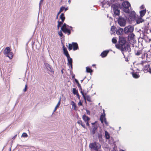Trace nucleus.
Segmentation results:
<instances>
[{"mask_svg": "<svg viewBox=\"0 0 151 151\" xmlns=\"http://www.w3.org/2000/svg\"><path fill=\"white\" fill-rule=\"evenodd\" d=\"M122 7L123 8V11L127 13H129L130 10L129 9L131 6V5L129 2L128 1H124L122 4Z\"/></svg>", "mask_w": 151, "mask_h": 151, "instance_id": "nucleus-1", "label": "nucleus"}, {"mask_svg": "<svg viewBox=\"0 0 151 151\" xmlns=\"http://www.w3.org/2000/svg\"><path fill=\"white\" fill-rule=\"evenodd\" d=\"M89 147L91 150L96 151L101 148V145L98 142H94L90 143Z\"/></svg>", "mask_w": 151, "mask_h": 151, "instance_id": "nucleus-2", "label": "nucleus"}, {"mask_svg": "<svg viewBox=\"0 0 151 151\" xmlns=\"http://www.w3.org/2000/svg\"><path fill=\"white\" fill-rule=\"evenodd\" d=\"M117 48L120 49L122 52L125 51L129 52L131 50L130 46L129 44L127 43L124 45L121 46L120 47H117Z\"/></svg>", "mask_w": 151, "mask_h": 151, "instance_id": "nucleus-3", "label": "nucleus"}, {"mask_svg": "<svg viewBox=\"0 0 151 151\" xmlns=\"http://www.w3.org/2000/svg\"><path fill=\"white\" fill-rule=\"evenodd\" d=\"M118 24L121 27H124L125 26L126 22V19L122 17L121 16L116 19Z\"/></svg>", "mask_w": 151, "mask_h": 151, "instance_id": "nucleus-4", "label": "nucleus"}, {"mask_svg": "<svg viewBox=\"0 0 151 151\" xmlns=\"http://www.w3.org/2000/svg\"><path fill=\"white\" fill-rule=\"evenodd\" d=\"M134 28L132 25H128L125 27L124 28V32L125 34L128 35L133 32Z\"/></svg>", "mask_w": 151, "mask_h": 151, "instance_id": "nucleus-5", "label": "nucleus"}, {"mask_svg": "<svg viewBox=\"0 0 151 151\" xmlns=\"http://www.w3.org/2000/svg\"><path fill=\"white\" fill-rule=\"evenodd\" d=\"M119 44L116 45H115V46L116 48H117V47H120V46H121V45H124L127 42V41L124 37H121L120 36H119Z\"/></svg>", "mask_w": 151, "mask_h": 151, "instance_id": "nucleus-6", "label": "nucleus"}, {"mask_svg": "<svg viewBox=\"0 0 151 151\" xmlns=\"http://www.w3.org/2000/svg\"><path fill=\"white\" fill-rule=\"evenodd\" d=\"M113 9L114 12L113 16L114 20L115 21L116 19L120 17L119 16L120 11L119 9H117L115 8H113Z\"/></svg>", "mask_w": 151, "mask_h": 151, "instance_id": "nucleus-7", "label": "nucleus"}, {"mask_svg": "<svg viewBox=\"0 0 151 151\" xmlns=\"http://www.w3.org/2000/svg\"><path fill=\"white\" fill-rule=\"evenodd\" d=\"M44 65L47 70L51 72L52 74H54V71L52 67L50 65L46 62H44Z\"/></svg>", "mask_w": 151, "mask_h": 151, "instance_id": "nucleus-8", "label": "nucleus"}, {"mask_svg": "<svg viewBox=\"0 0 151 151\" xmlns=\"http://www.w3.org/2000/svg\"><path fill=\"white\" fill-rule=\"evenodd\" d=\"M136 13L134 11H131L129 14V18L132 21L135 20L137 18Z\"/></svg>", "mask_w": 151, "mask_h": 151, "instance_id": "nucleus-9", "label": "nucleus"}, {"mask_svg": "<svg viewBox=\"0 0 151 151\" xmlns=\"http://www.w3.org/2000/svg\"><path fill=\"white\" fill-rule=\"evenodd\" d=\"M98 127L97 125H94L92 126V128L91 130V134L93 135L96 132H97V130Z\"/></svg>", "mask_w": 151, "mask_h": 151, "instance_id": "nucleus-10", "label": "nucleus"}, {"mask_svg": "<svg viewBox=\"0 0 151 151\" xmlns=\"http://www.w3.org/2000/svg\"><path fill=\"white\" fill-rule=\"evenodd\" d=\"M63 47L64 54L67 57V58H70V56L66 47H65L64 45H63Z\"/></svg>", "mask_w": 151, "mask_h": 151, "instance_id": "nucleus-11", "label": "nucleus"}, {"mask_svg": "<svg viewBox=\"0 0 151 151\" xmlns=\"http://www.w3.org/2000/svg\"><path fill=\"white\" fill-rule=\"evenodd\" d=\"M61 29L62 31V32L65 34H68V35L71 34V30L67 28H65L63 29L62 28H61Z\"/></svg>", "mask_w": 151, "mask_h": 151, "instance_id": "nucleus-12", "label": "nucleus"}, {"mask_svg": "<svg viewBox=\"0 0 151 151\" xmlns=\"http://www.w3.org/2000/svg\"><path fill=\"white\" fill-rule=\"evenodd\" d=\"M121 5L119 4L116 3L112 4L111 5V7L112 8L119 9V8H121Z\"/></svg>", "mask_w": 151, "mask_h": 151, "instance_id": "nucleus-13", "label": "nucleus"}, {"mask_svg": "<svg viewBox=\"0 0 151 151\" xmlns=\"http://www.w3.org/2000/svg\"><path fill=\"white\" fill-rule=\"evenodd\" d=\"M124 32V30L123 29L119 27L116 30V33L118 35H121L123 34Z\"/></svg>", "mask_w": 151, "mask_h": 151, "instance_id": "nucleus-14", "label": "nucleus"}, {"mask_svg": "<svg viewBox=\"0 0 151 151\" xmlns=\"http://www.w3.org/2000/svg\"><path fill=\"white\" fill-rule=\"evenodd\" d=\"M105 114L103 115V114H102L100 116V120L102 124H103L104 122V121L106 119V118L105 117Z\"/></svg>", "mask_w": 151, "mask_h": 151, "instance_id": "nucleus-15", "label": "nucleus"}, {"mask_svg": "<svg viewBox=\"0 0 151 151\" xmlns=\"http://www.w3.org/2000/svg\"><path fill=\"white\" fill-rule=\"evenodd\" d=\"M109 52V51L108 50L104 51L101 53V56L102 58H104L107 56Z\"/></svg>", "mask_w": 151, "mask_h": 151, "instance_id": "nucleus-16", "label": "nucleus"}, {"mask_svg": "<svg viewBox=\"0 0 151 151\" xmlns=\"http://www.w3.org/2000/svg\"><path fill=\"white\" fill-rule=\"evenodd\" d=\"M73 50L74 51L78 49V44L76 42H72Z\"/></svg>", "mask_w": 151, "mask_h": 151, "instance_id": "nucleus-17", "label": "nucleus"}, {"mask_svg": "<svg viewBox=\"0 0 151 151\" xmlns=\"http://www.w3.org/2000/svg\"><path fill=\"white\" fill-rule=\"evenodd\" d=\"M82 119L85 122L89 121L90 119V118L89 117L85 114L83 116Z\"/></svg>", "mask_w": 151, "mask_h": 151, "instance_id": "nucleus-18", "label": "nucleus"}, {"mask_svg": "<svg viewBox=\"0 0 151 151\" xmlns=\"http://www.w3.org/2000/svg\"><path fill=\"white\" fill-rule=\"evenodd\" d=\"M11 51L10 48L9 47H7L4 49V54H7Z\"/></svg>", "mask_w": 151, "mask_h": 151, "instance_id": "nucleus-19", "label": "nucleus"}, {"mask_svg": "<svg viewBox=\"0 0 151 151\" xmlns=\"http://www.w3.org/2000/svg\"><path fill=\"white\" fill-rule=\"evenodd\" d=\"M146 9L141 10L139 12L140 15L141 17H143L146 13Z\"/></svg>", "mask_w": 151, "mask_h": 151, "instance_id": "nucleus-20", "label": "nucleus"}, {"mask_svg": "<svg viewBox=\"0 0 151 151\" xmlns=\"http://www.w3.org/2000/svg\"><path fill=\"white\" fill-rule=\"evenodd\" d=\"M142 17H138L137 19H136V23L137 24H139L140 23H142L144 21V20L142 19Z\"/></svg>", "mask_w": 151, "mask_h": 151, "instance_id": "nucleus-21", "label": "nucleus"}, {"mask_svg": "<svg viewBox=\"0 0 151 151\" xmlns=\"http://www.w3.org/2000/svg\"><path fill=\"white\" fill-rule=\"evenodd\" d=\"M79 88V90L81 92V94H82V95L83 96L84 99L85 101V102L86 103V97L85 96V95H86L87 94V93H85V94H84L83 93V91H82V89L81 87L80 88Z\"/></svg>", "mask_w": 151, "mask_h": 151, "instance_id": "nucleus-22", "label": "nucleus"}, {"mask_svg": "<svg viewBox=\"0 0 151 151\" xmlns=\"http://www.w3.org/2000/svg\"><path fill=\"white\" fill-rule=\"evenodd\" d=\"M128 36V39H129L130 40H133L134 37L135 36V35L132 32Z\"/></svg>", "mask_w": 151, "mask_h": 151, "instance_id": "nucleus-23", "label": "nucleus"}, {"mask_svg": "<svg viewBox=\"0 0 151 151\" xmlns=\"http://www.w3.org/2000/svg\"><path fill=\"white\" fill-rule=\"evenodd\" d=\"M60 19L63 22H64L65 19V16L64 14L63 13H62L60 16Z\"/></svg>", "mask_w": 151, "mask_h": 151, "instance_id": "nucleus-24", "label": "nucleus"}, {"mask_svg": "<svg viewBox=\"0 0 151 151\" xmlns=\"http://www.w3.org/2000/svg\"><path fill=\"white\" fill-rule=\"evenodd\" d=\"M71 104L73 108V109L76 110L77 109V107L76 103L73 101L71 102Z\"/></svg>", "mask_w": 151, "mask_h": 151, "instance_id": "nucleus-25", "label": "nucleus"}, {"mask_svg": "<svg viewBox=\"0 0 151 151\" xmlns=\"http://www.w3.org/2000/svg\"><path fill=\"white\" fill-rule=\"evenodd\" d=\"M133 77L135 78H137L139 77V75L137 73H132Z\"/></svg>", "mask_w": 151, "mask_h": 151, "instance_id": "nucleus-26", "label": "nucleus"}, {"mask_svg": "<svg viewBox=\"0 0 151 151\" xmlns=\"http://www.w3.org/2000/svg\"><path fill=\"white\" fill-rule=\"evenodd\" d=\"M68 59V63H67L68 65H69L70 64H72L73 63V60L72 58H71L70 57V58H67Z\"/></svg>", "mask_w": 151, "mask_h": 151, "instance_id": "nucleus-27", "label": "nucleus"}, {"mask_svg": "<svg viewBox=\"0 0 151 151\" xmlns=\"http://www.w3.org/2000/svg\"><path fill=\"white\" fill-rule=\"evenodd\" d=\"M60 101H61V98H60V99L58 101V102L57 104V105L55 107V109L53 111V112H54L55 111H56L57 108H58V107H59V106L60 104Z\"/></svg>", "mask_w": 151, "mask_h": 151, "instance_id": "nucleus-28", "label": "nucleus"}, {"mask_svg": "<svg viewBox=\"0 0 151 151\" xmlns=\"http://www.w3.org/2000/svg\"><path fill=\"white\" fill-rule=\"evenodd\" d=\"M77 123L79 124H80L84 128H86L85 125L84 124H83L81 120H78L77 121Z\"/></svg>", "mask_w": 151, "mask_h": 151, "instance_id": "nucleus-29", "label": "nucleus"}, {"mask_svg": "<svg viewBox=\"0 0 151 151\" xmlns=\"http://www.w3.org/2000/svg\"><path fill=\"white\" fill-rule=\"evenodd\" d=\"M86 71L88 73H91L93 71L91 68L88 67H87L86 68Z\"/></svg>", "mask_w": 151, "mask_h": 151, "instance_id": "nucleus-30", "label": "nucleus"}, {"mask_svg": "<svg viewBox=\"0 0 151 151\" xmlns=\"http://www.w3.org/2000/svg\"><path fill=\"white\" fill-rule=\"evenodd\" d=\"M149 23H148L147 25L145 26L144 27V32L147 33V32L149 29Z\"/></svg>", "mask_w": 151, "mask_h": 151, "instance_id": "nucleus-31", "label": "nucleus"}, {"mask_svg": "<svg viewBox=\"0 0 151 151\" xmlns=\"http://www.w3.org/2000/svg\"><path fill=\"white\" fill-rule=\"evenodd\" d=\"M13 56V54L12 52H10L7 54V57H8L9 59H12Z\"/></svg>", "mask_w": 151, "mask_h": 151, "instance_id": "nucleus-32", "label": "nucleus"}, {"mask_svg": "<svg viewBox=\"0 0 151 151\" xmlns=\"http://www.w3.org/2000/svg\"><path fill=\"white\" fill-rule=\"evenodd\" d=\"M105 134L106 138V139H109L110 138V135L109 133L107 131H105Z\"/></svg>", "mask_w": 151, "mask_h": 151, "instance_id": "nucleus-33", "label": "nucleus"}, {"mask_svg": "<svg viewBox=\"0 0 151 151\" xmlns=\"http://www.w3.org/2000/svg\"><path fill=\"white\" fill-rule=\"evenodd\" d=\"M98 135L99 140L100 141L102 139V134L101 132L100 131V133H98Z\"/></svg>", "mask_w": 151, "mask_h": 151, "instance_id": "nucleus-34", "label": "nucleus"}, {"mask_svg": "<svg viewBox=\"0 0 151 151\" xmlns=\"http://www.w3.org/2000/svg\"><path fill=\"white\" fill-rule=\"evenodd\" d=\"M73 93L74 95H76L78 93V91L75 88H73Z\"/></svg>", "mask_w": 151, "mask_h": 151, "instance_id": "nucleus-35", "label": "nucleus"}, {"mask_svg": "<svg viewBox=\"0 0 151 151\" xmlns=\"http://www.w3.org/2000/svg\"><path fill=\"white\" fill-rule=\"evenodd\" d=\"M148 68H149V65H148V64L147 65H146L144 67V68L143 70L144 71H145V70L148 71ZM150 68H149V69L148 70L149 72V71Z\"/></svg>", "mask_w": 151, "mask_h": 151, "instance_id": "nucleus-36", "label": "nucleus"}, {"mask_svg": "<svg viewBox=\"0 0 151 151\" xmlns=\"http://www.w3.org/2000/svg\"><path fill=\"white\" fill-rule=\"evenodd\" d=\"M62 31L61 29L60 31L58 32V34L60 37H64V36L63 35V34L62 33Z\"/></svg>", "mask_w": 151, "mask_h": 151, "instance_id": "nucleus-37", "label": "nucleus"}, {"mask_svg": "<svg viewBox=\"0 0 151 151\" xmlns=\"http://www.w3.org/2000/svg\"><path fill=\"white\" fill-rule=\"evenodd\" d=\"M68 48L69 50H70L72 49V48H73L72 43V44H69Z\"/></svg>", "mask_w": 151, "mask_h": 151, "instance_id": "nucleus-38", "label": "nucleus"}, {"mask_svg": "<svg viewBox=\"0 0 151 151\" xmlns=\"http://www.w3.org/2000/svg\"><path fill=\"white\" fill-rule=\"evenodd\" d=\"M69 27V26L66 23H64L63 24V26H62L61 28H62L63 29H64L65 28H67V27Z\"/></svg>", "mask_w": 151, "mask_h": 151, "instance_id": "nucleus-39", "label": "nucleus"}, {"mask_svg": "<svg viewBox=\"0 0 151 151\" xmlns=\"http://www.w3.org/2000/svg\"><path fill=\"white\" fill-rule=\"evenodd\" d=\"M116 29V27L114 26H113L111 27V30L114 33Z\"/></svg>", "mask_w": 151, "mask_h": 151, "instance_id": "nucleus-40", "label": "nucleus"}, {"mask_svg": "<svg viewBox=\"0 0 151 151\" xmlns=\"http://www.w3.org/2000/svg\"><path fill=\"white\" fill-rule=\"evenodd\" d=\"M86 99L88 101L90 102H91V97L87 95L86 96Z\"/></svg>", "mask_w": 151, "mask_h": 151, "instance_id": "nucleus-41", "label": "nucleus"}, {"mask_svg": "<svg viewBox=\"0 0 151 151\" xmlns=\"http://www.w3.org/2000/svg\"><path fill=\"white\" fill-rule=\"evenodd\" d=\"M112 42L114 44L116 43L117 42V40L115 37H114L112 39Z\"/></svg>", "mask_w": 151, "mask_h": 151, "instance_id": "nucleus-42", "label": "nucleus"}, {"mask_svg": "<svg viewBox=\"0 0 151 151\" xmlns=\"http://www.w3.org/2000/svg\"><path fill=\"white\" fill-rule=\"evenodd\" d=\"M65 9V7L62 6L60 9L59 11V14H60L61 12H63Z\"/></svg>", "mask_w": 151, "mask_h": 151, "instance_id": "nucleus-43", "label": "nucleus"}, {"mask_svg": "<svg viewBox=\"0 0 151 151\" xmlns=\"http://www.w3.org/2000/svg\"><path fill=\"white\" fill-rule=\"evenodd\" d=\"M27 136L28 135L26 133H23L22 135V137H27Z\"/></svg>", "mask_w": 151, "mask_h": 151, "instance_id": "nucleus-44", "label": "nucleus"}, {"mask_svg": "<svg viewBox=\"0 0 151 151\" xmlns=\"http://www.w3.org/2000/svg\"><path fill=\"white\" fill-rule=\"evenodd\" d=\"M63 22L62 21H60L59 20L58 21V24H59V25L61 26V25L63 24V22Z\"/></svg>", "mask_w": 151, "mask_h": 151, "instance_id": "nucleus-45", "label": "nucleus"}, {"mask_svg": "<svg viewBox=\"0 0 151 151\" xmlns=\"http://www.w3.org/2000/svg\"><path fill=\"white\" fill-rule=\"evenodd\" d=\"M44 0H40L39 4V9H40L41 8V5L42 3Z\"/></svg>", "mask_w": 151, "mask_h": 151, "instance_id": "nucleus-46", "label": "nucleus"}, {"mask_svg": "<svg viewBox=\"0 0 151 151\" xmlns=\"http://www.w3.org/2000/svg\"><path fill=\"white\" fill-rule=\"evenodd\" d=\"M27 85L26 84L25 86V88L23 90V91L25 92L27 91Z\"/></svg>", "mask_w": 151, "mask_h": 151, "instance_id": "nucleus-47", "label": "nucleus"}, {"mask_svg": "<svg viewBox=\"0 0 151 151\" xmlns=\"http://www.w3.org/2000/svg\"><path fill=\"white\" fill-rule=\"evenodd\" d=\"M141 53V51H138L135 53V54L137 55H139Z\"/></svg>", "mask_w": 151, "mask_h": 151, "instance_id": "nucleus-48", "label": "nucleus"}, {"mask_svg": "<svg viewBox=\"0 0 151 151\" xmlns=\"http://www.w3.org/2000/svg\"><path fill=\"white\" fill-rule=\"evenodd\" d=\"M86 111L87 114L88 115H90V112L89 110H88L87 109H86Z\"/></svg>", "mask_w": 151, "mask_h": 151, "instance_id": "nucleus-49", "label": "nucleus"}, {"mask_svg": "<svg viewBox=\"0 0 151 151\" xmlns=\"http://www.w3.org/2000/svg\"><path fill=\"white\" fill-rule=\"evenodd\" d=\"M147 62L146 61H142L140 63V64L142 65H143L144 63H146Z\"/></svg>", "mask_w": 151, "mask_h": 151, "instance_id": "nucleus-50", "label": "nucleus"}, {"mask_svg": "<svg viewBox=\"0 0 151 151\" xmlns=\"http://www.w3.org/2000/svg\"><path fill=\"white\" fill-rule=\"evenodd\" d=\"M104 0H102V1H101V4L102 6L103 7H104V6L105 4V3L104 2Z\"/></svg>", "mask_w": 151, "mask_h": 151, "instance_id": "nucleus-51", "label": "nucleus"}, {"mask_svg": "<svg viewBox=\"0 0 151 151\" xmlns=\"http://www.w3.org/2000/svg\"><path fill=\"white\" fill-rule=\"evenodd\" d=\"M104 123H105V125L106 126H108L109 125V124H108V122L106 121V119L104 121Z\"/></svg>", "mask_w": 151, "mask_h": 151, "instance_id": "nucleus-52", "label": "nucleus"}, {"mask_svg": "<svg viewBox=\"0 0 151 151\" xmlns=\"http://www.w3.org/2000/svg\"><path fill=\"white\" fill-rule=\"evenodd\" d=\"M78 105L79 106H82V103L81 101L80 100L79 102L78 103Z\"/></svg>", "mask_w": 151, "mask_h": 151, "instance_id": "nucleus-53", "label": "nucleus"}, {"mask_svg": "<svg viewBox=\"0 0 151 151\" xmlns=\"http://www.w3.org/2000/svg\"><path fill=\"white\" fill-rule=\"evenodd\" d=\"M69 65H70V68H71V70H70V72H71V71L72 72V69H73V65H72V64H70Z\"/></svg>", "mask_w": 151, "mask_h": 151, "instance_id": "nucleus-54", "label": "nucleus"}, {"mask_svg": "<svg viewBox=\"0 0 151 151\" xmlns=\"http://www.w3.org/2000/svg\"><path fill=\"white\" fill-rule=\"evenodd\" d=\"M85 122L86 123V125H87V126H88V127L90 126V124L88 122V121H87L86 122Z\"/></svg>", "mask_w": 151, "mask_h": 151, "instance_id": "nucleus-55", "label": "nucleus"}, {"mask_svg": "<svg viewBox=\"0 0 151 151\" xmlns=\"http://www.w3.org/2000/svg\"><path fill=\"white\" fill-rule=\"evenodd\" d=\"M75 81L77 84L79 83L78 81L76 79H75Z\"/></svg>", "mask_w": 151, "mask_h": 151, "instance_id": "nucleus-56", "label": "nucleus"}, {"mask_svg": "<svg viewBox=\"0 0 151 151\" xmlns=\"http://www.w3.org/2000/svg\"><path fill=\"white\" fill-rule=\"evenodd\" d=\"M17 134H16V135H15L14 136L12 137V139H15L16 138V137H17Z\"/></svg>", "mask_w": 151, "mask_h": 151, "instance_id": "nucleus-57", "label": "nucleus"}, {"mask_svg": "<svg viewBox=\"0 0 151 151\" xmlns=\"http://www.w3.org/2000/svg\"><path fill=\"white\" fill-rule=\"evenodd\" d=\"M76 95L78 97V99H80V96H79V93H77V94H76Z\"/></svg>", "mask_w": 151, "mask_h": 151, "instance_id": "nucleus-58", "label": "nucleus"}, {"mask_svg": "<svg viewBox=\"0 0 151 151\" xmlns=\"http://www.w3.org/2000/svg\"><path fill=\"white\" fill-rule=\"evenodd\" d=\"M77 86L79 88H80L81 87L80 84L79 83L77 84Z\"/></svg>", "mask_w": 151, "mask_h": 151, "instance_id": "nucleus-59", "label": "nucleus"}, {"mask_svg": "<svg viewBox=\"0 0 151 151\" xmlns=\"http://www.w3.org/2000/svg\"><path fill=\"white\" fill-rule=\"evenodd\" d=\"M144 6L143 5H142L140 7V8L141 9H144Z\"/></svg>", "mask_w": 151, "mask_h": 151, "instance_id": "nucleus-60", "label": "nucleus"}, {"mask_svg": "<svg viewBox=\"0 0 151 151\" xmlns=\"http://www.w3.org/2000/svg\"><path fill=\"white\" fill-rule=\"evenodd\" d=\"M75 77V75L74 74H73L72 75V78L73 79Z\"/></svg>", "mask_w": 151, "mask_h": 151, "instance_id": "nucleus-61", "label": "nucleus"}, {"mask_svg": "<svg viewBox=\"0 0 151 151\" xmlns=\"http://www.w3.org/2000/svg\"><path fill=\"white\" fill-rule=\"evenodd\" d=\"M61 27V26L59 25V24H58V25H57V28H58V29H59V28Z\"/></svg>", "mask_w": 151, "mask_h": 151, "instance_id": "nucleus-62", "label": "nucleus"}, {"mask_svg": "<svg viewBox=\"0 0 151 151\" xmlns=\"http://www.w3.org/2000/svg\"><path fill=\"white\" fill-rule=\"evenodd\" d=\"M60 14H59V12L58 13V14H57V16L56 17V19H58V15H59Z\"/></svg>", "mask_w": 151, "mask_h": 151, "instance_id": "nucleus-63", "label": "nucleus"}, {"mask_svg": "<svg viewBox=\"0 0 151 151\" xmlns=\"http://www.w3.org/2000/svg\"><path fill=\"white\" fill-rule=\"evenodd\" d=\"M68 7H66V8H65V9H64V10H65V11H67V10H68Z\"/></svg>", "mask_w": 151, "mask_h": 151, "instance_id": "nucleus-64", "label": "nucleus"}]
</instances>
